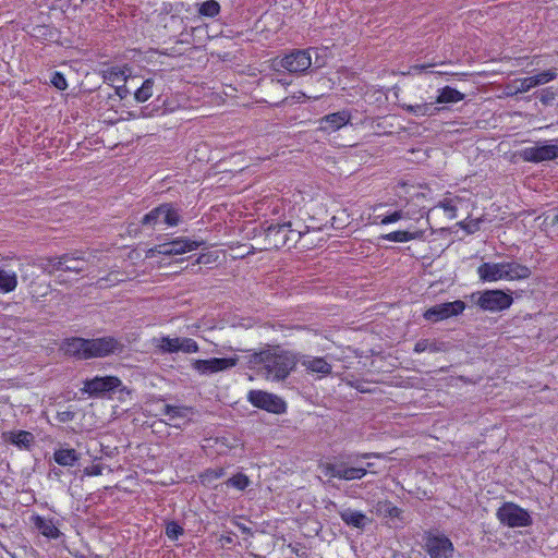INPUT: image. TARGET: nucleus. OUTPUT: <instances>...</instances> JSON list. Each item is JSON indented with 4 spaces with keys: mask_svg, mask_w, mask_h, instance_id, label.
<instances>
[{
    "mask_svg": "<svg viewBox=\"0 0 558 558\" xmlns=\"http://www.w3.org/2000/svg\"><path fill=\"white\" fill-rule=\"evenodd\" d=\"M180 209L172 203H162L145 214L141 220L142 226L156 227L158 225H167L175 227L181 222Z\"/></svg>",
    "mask_w": 558,
    "mask_h": 558,
    "instance_id": "obj_6",
    "label": "nucleus"
},
{
    "mask_svg": "<svg viewBox=\"0 0 558 558\" xmlns=\"http://www.w3.org/2000/svg\"><path fill=\"white\" fill-rule=\"evenodd\" d=\"M289 235L290 236H295V244L301 240V238L303 236V232L300 231V230H294L292 229V226L290 227V231H289Z\"/></svg>",
    "mask_w": 558,
    "mask_h": 558,
    "instance_id": "obj_49",
    "label": "nucleus"
},
{
    "mask_svg": "<svg viewBox=\"0 0 558 558\" xmlns=\"http://www.w3.org/2000/svg\"><path fill=\"white\" fill-rule=\"evenodd\" d=\"M447 350V343L442 341L437 340H430V339H420L415 345H414V352L415 353H423V352H444Z\"/></svg>",
    "mask_w": 558,
    "mask_h": 558,
    "instance_id": "obj_32",
    "label": "nucleus"
},
{
    "mask_svg": "<svg viewBox=\"0 0 558 558\" xmlns=\"http://www.w3.org/2000/svg\"><path fill=\"white\" fill-rule=\"evenodd\" d=\"M116 90H117V94H118L121 98L125 97V96H126V94H129V93H130V90L128 89V87H126V86H119V87H117V89H116Z\"/></svg>",
    "mask_w": 558,
    "mask_h": 558,
    "instance_id": "obj_52",
    "label": "nucleus"
},
{
    "mask_svg": "<svg viewBox=\"0 0 558 558\" xmlns=\"http://www.w3.org/2000/svg\"><path fill=\"white\" fill-rule=\"evenodd\" d=\"M352 457H347L345 453H340L335 457L332 462L320 464V470L325 476L336 477L343 481L361 480L367 474V470L351 465Z\"/></svg>",
    "mask_w": 558,
    "mask_h": 558,
    "instance_id": "obj_3",
    "label": "nucleus"
},
{
    "mask_svg": "<svg viewBox=\"0 0 558 558\" xmlns=\"http://www.w3.org/2000/svg\"><path fill=\"white\" fill-rule=\"evenodd\" d=\"M151 252H156L158 254L167 255V256L173 255L170 242L162 243V244L155 246V248H153Z\"/></svg>",
    "mask_w": 558,
    "mask_h": 558,
    "instance_id": "obj_43",
    "label": "nucleus"
},
{
    "mask_svg": "<svg viewBox=\"0 0 558 558\" xmlns=\"http://www.w3.org/2000/svg\"><path fill=\"white\" fill-rule=\"evenodd\" d=\"M465 303L461 300L436 304L426 310L423 314V317L426 320L437 323L462 314L465 310Z\"/></svg>",
    "mask_w": 558,
    "mask_h": 558,
    "instance_id": "obj_13",
    "label": "nucleus"
},
{
    "mask_svg": "<svg viewBox=\"0 0 558 558\" xmlns=\"http://www.w3.org/2000/svg\"><path fill=\"white\" fill-rule=\"evenodd\" d=\"M351 114L347 110L333 112L319 119L318 129L324 132H336L350 122Z\"/></svg>",
    "mask_w": 558,
    "mask_h": 558,
    "instance_id": "obj_19",
    "label": "nucleus"
},
{
    "mask_svg": "<svg viewBox=\"0 0 558 558\" xmlns=\"http://www.w3.org/2000/svg\"><path fill=\"white\" fill-rule=\"evenodd\" d=\"M160 412L162 415L167 416L170 422H174L178 420H186V422H191L193 408L185 405L165 404L161 408Z\"/></svg>",
    "mask_w": 558,
    "mask_h": 558,
    "instance_id": "obj_28",
    "label": "nucleus"
},
{
    "mask_svg": "<svg viewBox=\"0 0 558 558\" xmlns=\"http://www.w3.org/2000/svg\"><path fill=\"white\" fill-rule=\"evenodd\" d=\"M423 549L430 558H452L454 546L451 539L437 530L425 531L422 535Z\"/></svg>",
    "mask_w": 558,
    "mask_h": 558,
    "instance_id": "obj_4",
    "label": "nucleus"
},
{
    "mask_svg": "<svg viewBox=\"0 0 558 558\" xmlns=\"http://www.w3.org/2000/svg\"><path fill=\"white\" fill-rule=\"evenodd\" d=\"M102 73H104V75H102L104 80L110 78L113 74L114 75H117V74L124 75L125 74L124 71H121V72H102Z\"/></svg>",
    "mask_w": 558,
    "mask_h": 558,
    "instance_id": "obj_55",
    "label": "nucleus"
},
{
    "mask_svg": "<svg viewBox=\"0 0 558 558\" xmlns=\"http://www.w3.org/2000/svg\"><path fill=\"white\" fill-rule=\"evenodd\" d=\"M88 347L89 339H84L80 337H73L65 339L63 343V350L70 356L80 359V360H88Z\"/></svg>",
    "mask_w": 558,
    "mask_h": 558,
    "instance_id": "obj_21",
    "label": "nucleus"
},
{
    "mask_svg": "<svg viewBox=\"0 0 558 558\" xmlns=\"http://www.w3.org/2000/svg\"><path fill=\"white\" fill-rule=\"evenodd\" d=\"M205 257H206L205 255H201V256L197 258L196 263H197V264H206L208 260H207V259L205 260Z\"/></svg>",
    "mask_w": 558,
    "mask_h": 558,
    "instance_id": "obj_58",
    "label": "nucleus"
},
{
    "mask_svg": "<svg viewBox=\"0 0 558 558\" xmlns=\"http://www.w3.org/2000/svg\"><path fill=\"white\" fill-rule=\"evenodd\" d=\"M505 262L501 263H483L477 268V275L483 282H493L504 280Z\"/></svg>",
    "mask_w": 558,
    "mask_h": 558,
    "instance_id": "obj_22",
    "label": "nucleus"
},
{
    "mask_svg": "<svg viewBox=\"0 0 558 558\" xmlns=\"http://www.w3.org/2000/svg\"><path fill=\"white\" fill-rule=\"evenodd\" d=\"M51 83L60 90H63L68 87L66 81L61 72L53 73V76L51 77Z\"/></svg>",
    "mask_w": 558,
    "mask_h": 558,
    "instance_id": "obj_41",
    "label": "nucleus"
},
{
    "mask_svg": "<svg viewBox=\"0 0 558 558\" xmlns=\"http://www.w3.org/2000/svg\"><path fill=\"white\" fill-rule=\"evenodd\" d=\"M402 217H403V213L401 210H397V211L392 213L391 215L385 216L381 219V223L383 225L392 223V222L400 220Z\"/></svg>",
    "mask_w": 558,
    "mask_h": 558,
    "instance_id": "obj_45",
    "label": "nucleus"
},
{
    "mask_svg": "<svg viewBox=\"0 0 558 558\" xmlns=\"http://www.w3.org/2000/svg\"><path fill=\"white\" fill-rule=\"evenodd\" d=\"M433 65L434 64H415V65L411 66V69L423 71V70H427L429 66H433Z\"/></svg>",
    "mask_w": 558,
    "mask_h": 558,
    "instance_id": "obj_54",
    "label": "nucleus"
},
{
    "mask_svg": "<svg viewBox=\"0 0 558 558\" xmlns=\"http://www.w3.org/2000/svg\"><path fill=\"white\" fill-rule=\"evenodd\" d=\"M209 474L211 475L213 478H219L223 475V470L222 469H219V470H213V471H208Z\"/></svg>",
    "mask_w": 558,
    "mask_h": 558,
    "instance_id": "obj_53",
    "label": "nucleus"
},
{
    "mask_svg": "<svg viewBox=\"0 0 558 558\" xmlns=\"http://www.w3.org/2000/svg\"><path fill=\"white\" fill-rule=\"evenodd\" d=\"M504 280H522L527 279L532 271L531 269L517 262H505Z\"/></svg>",
    "mask_w": 558,
    "mask_h": 558,
    "instance_id": "obj_27",
    "label": "nucleus"
},
{
    "mask_svg": "<svg viewBox=\"0 0 558 558\" xmlns=\"http://www.w3.org/2000/svg\"><path fill=\"white\" fill-rule=\"evenodd\" d=\"M442 207L445 208V210H452L453 209V206L450 205V203L442 204Z\"/></svg>",
    "mask_w": 558,
    "mask_h": 558,
    "instance_id": "obj_59",
    "label": "nucleus"
},
{
    "mask_svg": "<svg viewBox=\"0 0 558 558\" xmlns=\"http://www.w3.org/2000/svg\"><path fill=\"white\" fill-rule=\"evenodd\" d=\"M553 225H556L558 223V215H555L554 218H553Z\"/></svg>",
    "mask_w": 558,
    "mask_h": 558,
    "instance_id": "obj_60",
    "label": "nucleus"
},
{
    "mask_svg": "<svg viewBox=\"0 0 558 558\" xmlns=\"http://www.w3.org/2000/svg\"><path fill=\"white\" fill-rule=\"evenodd\" d=\"M373 508L376 515L390 519L392 521V526L398 527L404 524L402 510L396 507L391 501L387 499L378 500Z\"/></svg>",
    "mask_w": 558,
    "mask_h": 558,
    "instance_id": "obj_18",
    "label": "nucleus"
},
{
    "mask_svg": "<svg viewBox=\"0 0 558 558\" xmlns=\"http://www.w3.org/2000/svg\"><path fill=\"white\" fill-rule=\"evenodd\" d=\"M124 351V344L113 337L89 339L88 359L104 357L110 354H120Z\"/></svg>",
    "mask_w": 558,
    "mask_h": 558,
    "instance_id": "obj_15",
    "label": "nucleus"
},
{
    "mask_svg": "<svg viewBox=\"0 0 558 558\" xmlns=\"http://www.w3.org/2000/svg\"><path fill=\"white\" fill-rule=\"evenodd\" d=\"M84 474L88 476H98L102 474V466L100 464H94L92 466H87L84 470Z\"/></svg>",
    "mask_w": 558,
    "mask_h": 558,
    "instance_id": "obj_46",
    "label": "nucleus"
},
{
    "mask_svg": "<svg viewBox=\"0 0 558 558\" xmlns=\"http://www.w3.org/2000/svg\"><path fill=\"white\" fill-rule=\"evenodd\" d=\"M81 453L73 448H60L53 452V460L61 466H74L80 460Z\"/></svg>",
    "mask_w": 558,
    "mask_h": 558,
    "instance_id": "obj_29",
    "label": "nucleus"
},
{
    "mask_svg": "<svg viewBox=\"0 0 558 558\" xmlns=\"http://www.w3.org/2000/svg\"><path fill=\"white\" fill-rule=\"evenodd\" d=\"M17 276L15 272L0 269V292L9 293L15 290Z\"/></svg>",
    "mask_w": 558,
    "mask_h": 558,
    "instance_id": "obj_33",
    "label": "nucleus"
},
{
    "mask_svg": "<svg viewBox=\"0 0 558 558\" xmlns=\"http://www.w3.org/2000/svg\"><path fill=\"white\" fill-rule=\"evenodd\" d=\"M556 77V72H538L537 75L513 80L502 87V93L506 96H514L519 93L530 90L532 87L545 84Z\"/></svg>",
    "mask_w": 558,
    "mask_h": 558,
    "instance_id": "obj_11",
    "label": "nucleus"
},
{
    "mask_svg": "<svg viewBox=\"0 0 558 558\" xmlns=\"http://www.w3.org/2000/svg\"><path fill=\"white\" fill-rule=\"evenodd\" d=\"M480 222L481 220L476 219V220H471L466 226H464L463 228L465 229V231L468 233H474L476 232L478 229H480Z\"/></svg>",
    "mask_w": 558,
    "mask_h": 558,
    "instance_id": "obj_47",
    "label": "nucleus"
},
{
    "mask_svg": "<svg viewBox=\"0 0 558 558\" xmlns=\"http://www.w3.org/2000/svg\"><path fill=\"white\" fill-rule=\"evenodd\" d=\"M235 525L240 529V531L243 533V534H246V535H253V531L251 527L246 526L245 524H242V523H239V522H235Z\"/></svg>",
    "mask_w": 558,
    "mask_h": 558,
    "instance_id": "obj_50",
    "label": "nucleus"
},
{
    "mask_svg": "<svg viewBox=\"0 0 558 558\" xmlns=\"http://www.w3.org/2000/svg\"><path fill=\"white\" fill-rule=\"evenodd\" d=\"M299 363L312 373H318L323 375H329L332 371V366L324 357L311 356V355H298Z\"/></svg>",
    "mask_w": 558,
    "mask_h": 558,
    "instance_id": "obj_23",
    "label": "nucleus"
},
{
    "mask_svg": "<svg viewBox=\"0 0 558 558\" xmlns=\"http://www.w3.org/2000/svg\"><path fill=\"white\" fill-rule=\"evenodd\" d=\"M184 534V529L179 525L175 521H170L166 525V535L170 539H178L181 535Z\"/></svg>",
    "mask_w": 558,
    "mask_h": 558,
    "instance_id": "obj_39",
    "label": "nucleus"
},
{
    "mask_svg": "<svg viewBox=\"0 0 558 558\" xmlns=\"http://www.w3.org/2000/svg\"><path fill=\"white\" fill-rule=\"evenodd\" d=\"M497 519L509 527H525L533 523L530 513L513 502H505L497 510Z\"/></svg>",
    "mask_w": 558,
    "mask_h": 558,
    "instance_id": "obj_8",
    "label": "nucleus"
},
{
    "mask_svg": "<svg viewBox=\"0 0 558 558\" xmlns=\"http://www.w3.org/2000/svg\"><path fill=\"white\" fill-rule=\"evenodd\" d=\"M61 474H62V471H61L60 469H58V468H56V466H54V468H52V469L49 471L48 476H49L50 478H59V477L61 476Z\"/></svg>",
    "mask_w": 558,
    "mask_h": 558,
    "instance_id": "obj_51",
    "label": "nucleus"
},
{
    "mask_svg": "<svg viewBox=\"0 0 558 558\" xmlns=\"http://www.w3.org/2000/svg\"><path fill=\"white\" fill-rule=\"evenodd\" d=\"M238 361L234 357H213L209 360H195L192 366L199 374H213L235 366Z\"/></svg>",
    "mask_w": 558,
    "mask_h": 558,
    "instance_id": "obj_17",
    "label": "nucleus"
},
{
    "mask_svg": "<svg viewBox=\"0 0 558 558\" xmlns=\"http://www.w3.org/2000/svg\"><path fill=\"white\" fill-rule=\"evenodd\" d=\"M75 417V412L73 411H62V412H58L57 413V420L60 422V423H68V422H71L73 421Z\"/></svg>",
    "mask_w": 558,
    "mask_h": 558,
    "instance_id": "obj_44",
    "label": "nucleus"
},
{
    "mask_svg": "<svg viewBox=\"0 0 558 558\" xmlns=\"http://www.w3.org/2000/svg\"><path fill=\"white\" fill-rule=\"evenodd\" d=\"M220 12V4L216 0H207L199 4L198 14L206 17H215Z\"/></svg>",
    "mask_w": 558,
    "mask_h": 558,
    "instance_id": "obj_36",
    "label": "nucleus"
},
{
    "mask_svg": "<svg viewBox=\"0 0 558 558\" xmlns=\"http://www.w3.org/2000/svg\"><path fill=\"white\" fill-rule=\"evenodd\" d=\"M425 236L424 230L416 231H393L387 234L381 235V239L392 242H408L411 240H422Z\"/></svg>",
    "mask_w": 558,
    "mask_h": 558,
    "instance_id": "obj_31",
    "label": "nucleus"
},
{
    "mask_svg": "<svg viewBox=\"0 0 558 558\" xmlns=\"http://www.w3.org/2000/svg\"><path fill=\"white\" fill-rule=\"evenodd\" d=\"M83 385L82 393L92 398H101L107 393H114L122 387V381L117 376H95L94 378H86Z\"/></svg>",
    "mask_w": 558,
    "mask_h": 558,
    "instance_id": "obj_7",
    "label": "nucleus"
},
{
    "mask_svg": "<svg viewBox=\"0 0 558 558\" xmlns=\"http://www.w3.org/2000/svg\"><path fill=\"white\" fill-rule=\"evenodd\" d=\"M247 400L255 408L274 414H282L287 411V403L282 398L264 390H251Z\"/></svg>",
    "mask_w": 558,
    "mask_h": 558,
    "instance_id": "obj_10",
    "label": "nucleus"
},
{
    "mask_svg": "<svg viewBox=\"0 0 558 558\" xmlns=\"http://www.w3.org/2000/svg\"><path fill=\"white\" fill-rule=\"evenodd\" d=\"M246 365L257 376L270 381L284 380L299 363L296 353L283 350L280 347L269 345L259 351H254L244 356Z\"/></svg>",
    "mask_w": 558,
    "mask_h": 558,
    "instance_id": "obj_1",
    "label": "nucleus"
},
{
    "mask_svg": "<svg viewBox=\"0 0 558 558\" xmlns=\"http://www.w3.org/2000/svg\"><path fill=\"white\" fill-rule=\"evenodd\" d=\"M541 100L544 104H549V102L554 101L555 100V93L554 92H549L548 89H543L542 90Z\"/></svg>",
    "mask_w": 558,
    "mask_h": 558,
    "instance_id": "obj_48",
    "label": "nucleus"
},
{
    "mask_svg": "<svg viewBox=\"0 0 558 558\" xmlns=\"http://www.w3.org/2000/svg\"><path fill=\"white\" fill-rule=\"evenodd\" d=\"M63 260V271L81 274L86 269V259L78 252L65 253L61 255Z\"/></svg>",
    "mask_w": 558,
    "mask_h": 558,
    "instance_id": "obj_26",
    "label": "nucleus"
},
{
    "mask_svg": "<svg viewBox=\"0 0 558 558\" xmlns=\"http://www.w3.org/2000/svg\"><path fill=\"white\" fill-rule=\"evenodd\" d=\"M3 441L11 444L19 449L29 450L35 445V436L27 430H10L2 434Z\"/></svg>",
    "mask_w": 558,
    "mask_h": 558,
    "instance_id": "obj_20",
    "label": "nucleus"
},
{
    "mask_svg": "<svg viewBox=\"0 0 558 558\" xmlns=\"http://www.w3.org/2000/svg\"><path fill=\"white\" fill-rule=\"evenodd\" d=\"M339 515L347 525L360 530H364L367 524L372 523V520L368 519L363 512L353 510L351 508L340 510Z\"/></svg>",
    "mask_w": 558,
    "mask_h": 558,
    "instance_id": "obj_24",
    "label": "nucleus"
},
{
    "mask_svg": "<svg viewBox=\"0 0 558 558\" xmlns=\"http://www.w3.org/2000/svg\"><path fill=\"white\" fill-rule=\"evenodd\" d=\"M463 98L464 95L462 93L456 88L446 86L438 89V96L435 102L410 106L408 110L416 116H433L439 110L434 106L435 104H456Z\"/></svg>",
    "mask_w": 558,
    "mask_h": 558,
    "instance_id": "obj_9",
    "label": "nucleus"
},
{
    "mask_svg": "<svg viewBox=\"0 0 558 558\" xmlns=\"http://www.w3.org/2000/svg\"><path fill=\"white\" fill-rule=\"evenodd\" d=\"M154 84L155 81L153 78L145 80L142 86L134 92L135 99L138 102H144L149 99L153 96Z\"/></svg>",
    "mask_w": 558,
    "mask_h": 558,
    "instance_id": "obj_35",
    "label": "nucleus"
},
{
    "mask_svg": "<svg viewBox=\"0 0 558 558\" xmlns=\"http://www.w3.org/2000/svg\"><path fill=\"white\" fill-rule=\"evenodd\" d=\"M520 157L527 162H542L558 158V145L548 142L537 143L520 151Z\"/></svg>",
    "mask_w": 558,
    "mask_h": 558,
    "instance_id": "obj_14",
    "label": "nucleus"
},
{
    "mask_svg": "<svg viewBox=\"0 0 558 558\" xmlns=\"http://www.w3.org/2000/svg\"><path fill=\"white\" fill-rule=\"evenodd\" d=\"M199 348L197 342L192 338H180V351L184 353L198 352Z\"/></svg>",
    "mask_w": 558,
    "mask_h": 558,
    "instance_id": "obj_40",
    "label": "nucleus"
},
{
    "mask_svg": "<svg viewBox=\"0 0 558 558\" xmlns=\"http://www.w3.org/2000/svg\"><path fill=\"white\" fill-rule=\"evenodd\" d=\"M326 56V50L317 48L308 49H292L284 57H277L272 59L271 66L274 70L282 68L284 70H319L326 66L324 61H320Z\"/></svg>",
    "mask_w": 558,
    "mask_h": 558,
    "instance_id": "obj_2",
    "label": "nucleus"
},
{
    "mask_svg": "<svg viewBox=\"0 0 558 558\" xmlns=\"http://www.w3.org/2000/svg\"><path fill=\"white\" fill-rule=\"evenodd\" d=\"M372 466H373V463L368 462V463H366V465H365V466H363V468H364V469H366V470L368 471L369 469H372Z\"/></svg>",
    "mask_w": 558,
    "mask_h": 558,
    "instance_id": "obj_61",
    "label": "nucleus"
},
{
    "mask_svg": "<svg viewBox=\"0 0 558 558\" xmlns=\"http://www.w3.org/2000/svg\"><path fill=\"white\" fill-rule=\"evenodd\" d=\"M39 267L44 272L51 275L54 271H63V260L61 259V255L58 257H47L43 258Z\"/></svg>",
    "mask_w": 558,
    "mask_h": 558,
    "instance_id": "obj_34",
    "label": "nucleus"
},
{
    "mask_svg": "<svg viewBox=\"0 0 558 558\" xmlns=\"http://www.w3.org/2000/svg\"><path fill=\"white\" fill-rule=\"evenodd\" d=\"M556 77V72H538L537 75L513 80L502 87V93L506 96H514L519 93L530 90L532 87L545 84Z\"/></svg>",
    "mask_w": 558,
    "mask_h": 558,
    "instance_id": "obj_12",
    "label": "nucleus"
},
{
    "mask_svg": "<svg viewBox=\"0 0 558 558\" xmlns=\"http://www.w3.org/2000/svg\"><path fill=\"white\" fill-rule=\"evenodd\" d=\"M470 298L481 310L487 312H500L509 308L513 303V298L510 293L498 289L474 292Z\"/></svg>",
    "mask_w": 558,
    "mask_h": 558,
    "instance_id": "obj_5",
    "label": "nucleus"
},
{
    "mask_svg": "<svg viewBox=\"0 0 558 558\" xmlns=\"http://www.w3.org/2000/svg\"><path fill=\"white\" fill-rule=\"evenodd\" d=\"M169 425L175 428H182L180 421L170 422Z\"/></svg>",
    "mask_w": 558,
    "mask_h": 558,
    "instance_id": "obj_57",
    "label": "nucleus"
},
{
    "mask_svg": "<svg viewBox=\"0 0 558 558\" xmlns=\"http://www.w3.org/2000/svg\"><path fill=\"white\" fill-rule=\"evenodd\" d=\"M158 349L163 353H175L180 351V338L162 337L159 340Z\"/></svg>",
    "mask_w": 558,
    "mask_h": 558,
    "instance_id": "obj_37",
    "label": "nucleus"
},
{
    "mask_svg": "<svg viewBox=\"0 0 558 558\" xmlns=\"http://www.w3.org/2000/svg\"><path fill=\"white\" fill-rule=\"evenodd\" d=\"M170 244L172 247V254L179 255V254H183L186 252L197 250L203 244H205V242L190 240L187 238L179 236V238H175L173 241H171Z\"/></svg>",
    "mask_w": 558,
    "mask_h": 558,
    "instance_id": "obj_30",
    "label": "nucleus"
},
{
    "mask_svg": "<svg viewBox=\"0 0 558 558\" xmlns=\"http://www.w3.org/2000/svg\"><path fill=\"white\" fill-rule=\"evenodd\" d=\"M32 522L34 526L40 532V534L47 538L57 539L62 535L51 519H46L39 514H36L32 517Z\"/></svg>",
    "mask_w": 558,
    "mask_h": 558,
    "instance_id": "obj_25",
    "label": "nucleus"
},
{
    "mask_svg": "<svg viewBox=\"0 0 558 558\" xmlns=\"http://www.w3.org/2000/svg\"><path fill=\"white\" fill-rule=\"evenodd\" d=\"M347 457H352L351 465H355L362 459H369L372 457H379V454L374 452H365V453H345Z\"/></svg>",
    "mask_w": 558,
    "mask_h": 558,
    "instance_id": "obj_42",
    "label": "nucleus"
},
{
    "mask_svg": "<svg viewBox=\"0 0 558 558\" xmlns=\"http://www.w3.org/2000/svg\"><path fill=\"white\" fill-rule=\"evenodd\" d=\"M290 227V221L276 225L271 223L269 227H267L265 233L268 244L275 248H280L283 246H288L290 248L291 246L295 245L296 238L289 235Z\"/></svg>",
    "mask_w": 558,
    "mask_h": 558,
    "instance_id": "obj_16",
    "label": "nucleus"
},
{
    "mask_svg": "<svg viewBox=\"0 0 558 558\" xmlns=\"http://www.w3.org/2000/svg\"><path fill=\"white\" fill-rule=\"evenodd\" d=\"M221 541H225L227 544L233 543V533H229V535H222Z\"/></svg>",
    "mask_w": 558,
    "mask_h": 558,
    "instance_id": "obj_56",
    "label": "nucleus"
},
{
    "mask_svg": "<svg viewBox=\"0 0 558 558\" xmlns=\"http://www.w3.org/2000/svg\"><path fill=\"white\" fill-rule=\"evenodd\" d=\"M279 82H281L283 85L289 84V83H288L287 81H284V80H279Z\"/></svg>",
    "mask_w": 558,
    "mask_h": 558,
    "instance_id": "obj_62",
    "label": "nucleus"
},
{
    "mask_svg": "<svg viewBox=\"0 0 558 558\" xmlns=\"http://www.w3.org/2000/svg\"><path fill=\"white\" fill-rule=\"evenodd\" d=\"M250 483L251 481L247 475L244 473H236L226 482V485L234 487L239 490H244L250 485Z\"/></svg>",
    "mask_w": 558,
    "mask_h": 558,
    "instance_id": "obj_38",
    "label": "nucleus"
}]
</instances>
